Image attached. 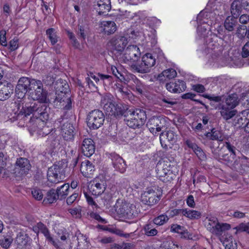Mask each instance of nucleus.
I'll return each mask as SVG.
<instances>
[{"label": "nucleus", "instance_id": "6e6552de", "mask_svg": "<svg viewBox=\"0 0 249 249\" xmlns=\"http://www.w3.org/2000/svg\"><path fill=\"white\" fill-rule=\"evenodd\" d=\"M105 117L103 112L99 109H94L89 112L87 118L88 126L90 128L96 129L104 124Z\"/></svg>", "mask_w": 249, "mask_h": 249}, {"label": "nucleus", "instance_id": "6ab92c4d", "mask_svg": "<svg viewBox=\"0 0 249 249\" xmlns=\"http://www.w3.org/2000/svg\"><path fill=\"white\" fill-rule=\"evenodd\" d=\"M177 138V135L173 131L169 130L161 132L160 134V140L162 147L167 149L170 144L176 142Z\"/></svg>", "mask_w": 249, "mask_h": 249}, {"label": "nucleus", "instance_id": "7ed1b4c3", "mask_svg": "<svg viewBox=\"0 0 249 249\" xmlns=\"http://www.w3.org/2000/svg\"><path fill=\"white\" fill-rule=\"evenodd\" d=\"M67 165L63 161H58L49 168L47 173L48 182L50 186L62 182L66 177L64 170Z\"/></svg>", "mask_w": 249, "mask_h": 249}, {"label": "nucleus", "instance_id": "9d476101", "mask_svg": "<svg viewBox=\"0 0 249 249\" xmlns=\"http://www.w3.org/2000/svg\"><path fill=\"white\" fill-rule=\"evenodd\" d=\"M141 53L139 48L136 45H129L124 50V53L120 56L119 62L129 65L133 61H137L140 58Z\"/></svg>", "mask_w": 249, "mask_h": 249}, {"label": "nucleus", "instance_id": "8fccbe9b", "mask_svg": "<svg viewBox=\"0 0 249 249\" xmlns=\"http://www.w3.org/2000/svg\"><path fill=\"white\" fill-rule=\"evenodd\" d=\"M153 223H149L145 225L144 227V231L145 234L148 236H153L157 235L158 231L154 227Z\"/></svg>", "mask_w": 249, "mask_h": 249}, {"label": "nucleus", "instance_id": "4c0bfd02", "mask_svg": "<svg viewBox=\"0 0 249 249\" xmlns=\"http://www.w3.org/2000/svg\"><path fill=\"white\" fill-rule=\"evenodd\" d=\"M114 106L116 119H120L123 116L126 118L127 115L126 112L128 110L127 107L123 104H117L115 102H114Z\"/></svg>", "mask_w": 249, "mask_h": 249}, {"label": "nucleus", "instance_id": "864d4df0", "mask_svg": "<svg viewBox=\"0 0 249 249\" xmlns=\"http://www.w3.org/2000/svg\"><path fill=\"white\" fill-rule=\"evenodd\" d=\"M205 23L198 24L197 28V32L199 36L205 37V36L208 33L209 25Z\"/></svg>", "mask_w": 249, "mask_h": 249}, {"label": "nucleus", "instance_id": "338daca9", "mask_svg": "<svg viewBox=\"0 0 249 249\" xmlns=\"http://www.w3.org/2000/svg\"><path fill=\"white\" fill-rule=\"evenodd\" d=\"M194 152L200 160L204 161L206 160V155L200 147L198 146Z\"/></svg>", "mask_w": 249, "mask_h": 249}, {"label": "nucleus", "instance_id": "de8ad7c7", "mask_svg": "<svg viewBox=\"0 0 249 249\" xmlns=\"http://www.w3.org/2000/svg\"><path fill=\"white\" fill-rule=\"evenodd\" d=\"M46 34L52 45H54L58 41L59 37L54 28H49L46 30Z\"/></svg>", "mask_w": 249, "mask_h": 249}, {"label": "nucleus", "instance_id": "9b49d317", "mask_svg": "<svg viewBox=\"0 0 249 249\" xmlns=\"http://www.w3.org/2000/svg\"><path fill=\"white\" fill-rule=\"evenodd\" d=\"M167 118L163 116H154L150 118L146 126L149 131L154 135H156L158 132L161 131L166 126Z\"/></svg>", "mask_w": 249, "mask_h": 249}, {"label": "nucleus", "instance_id": "052dcab7", "mask_svg": "<svg viewBox=\"0 0 249 249\" xmlns=\"http://www.w3.org/2000/svg\"><path fill=\"white\" fill-rule=\"evenodd\" d=\"M205 136L210 140L216 141L215 142H220L224 138L219 131L213 134L206 133Z\"/></svg>", "mask_w": 249, "mask_h": 249}, {"label": "nucleus", "instance_id": "13d9d810", "mask_svg": "<svg viewBox=\"0 0 249 249\" xmlns=\"http://www.w3.org/2000/svg\"><path fill=\"white\" fill-rule=\"evenodd\" d=\"M13 242L12 238L10 236H6L0 239V245L4 249H8Z\"/></svg>", "mask_w": 249, "mask_h": 249}, {"label": "nucleus", "instance_id": "bb28decb", "mask_svg": "<svg viewBox=\"0 0 249 249\" xmlns=\"http://www.w3.org/2000/svg\"><path fill=\"white\" fill-rule=\"evenodd\" d=\"M224 7L225 4L218 0L214 1L211 0L207 5V9H209L210 12L213 13L214 15L219 16L222 14V11L224 9Z\"/></svg>", "mask_w": 249, "mask_h": 249}, {"label": "nucleus", "instance_id": "393cba45", "mask_svg": "<svg viewBox=\"0 0 249 249\" xmlns=\"http://www.w3.org/2000/svg\"><path fill=\"white\" fill-rule=\"evenodd\" d=\"M13 85L7 81H0V101L8 99L13 92Z\"/></svg>", "mask_w": 249, "mask_h": 249}, {"label": "nucleus", "instance_id": "6e6d98bb", "mask_svg": "<svg viewBox=\"0 0 249 249\" xmlns=\"http://www.w3.org/2000/svg\"><path fill=\"white\" fill-rule=\"evenodd\" d=\"M114 109V103L112 104H109L108 106H105V107L104 108L106 115L110 116L111 119L116 118L115 111Z\"/></svg>", "mask_w": 249, "mask_h": 249}, {"label": "nucleus", "instance_id": "e2e57ef3", "mask_svg": "<svg viewBox=\"0 0 249 249\" xmlns=\"http://www.w3.org/2000/svg\"><path fill=\"white\" fill-rule=\"evenodd\" d=\"M159 99L162 101L163 103L168 104L166 107H170L177 104V102L174 100L173 98H170L169 96L162 95V96L159 98Z\"/></svg>", "mask_w": 249, "mask_h": 249}, {"label": "nucleus", "instance_id": "423d86ee", "mask_svg": "<svg viewBox=\"0 0 249 249\" xmlns=\"http://www.w3.org/2000/svg\"><path fill=\"white\" fill-rule=\"evenodd\" d=\"M50 95V99L51 101L50 103L53 102L56 107L61 108L64 110H68L72 108L73 97L70 94H58L56 95Z\"/></svg>", "mask_w": 249, "mask_h": 249}, {"label": "nucleus", "instance_id": "cd10ccee", "mask_svg": "<svg viewBox=\"0 0 249 249\" xmlns=\"http://www.w3.org/2000/svg\"><path fill=\"white\" fill-rule=\"evenodd\" d=\"M239 25L237 18L230 16L227 17L224 22V26L226 31L232 33V36H233V31Z\"/></svg>", "mask_w": 249, "mask_h": 249}, {"label": "nucleus", "instance_id": "20e7f679", "mask_svg": "<svg viewBox=\"0 0 249 249\" xmlns=\"http://www.w3.org/2000/svg\"><path fill=\"white\" fill-rule=\"evenodd\" d=\"M29 92L32 95L33 99H36L45 104H48L51 101V99L48 97V92L43 89L40 80L32 79Z\"/></svg>", "mask_w": 249, "mask_h": 249}, {"label": "nucleus", "instance_id": "a19ab883", "mask_svg": "<svg viewBox=\"0 0 249 249\" xmlns=\"http://www.w3.org/2000/svg\"><path fill=\"white\" fill-rule=\"evenodd\" d=\"M31 240V238L26 234L19 232L17 234L15 242L20 246H26Z\"/></svg>", "mask_w": 249, "mask_h": 249}, {"label": "nucleus", "instance_id": "5fc2aeb1", "mask_svg": "<svg viewBox=\"0 0 249 249\" xmlns=\"http://www.w3.org/2000/svg\"><path fill=\"white\" fill-rule=\"evenodd\" d=\"M114 102V98L110 93L105 94L101 99V103L104 105L103 108L105 107V106H108L109 104H112Z\"/></svg>", "mask_w": 249, "mask_h": 249}, {"label": "nucleus", "instance_id": "f704fd0d", "mask_svg": "<svg viewBox=\"0 0 249 249\" xmlns=\"http://www.w3.org/2000/svg\"><path fill=\"white\" fill-rule=\"evenodd\" d=\"M177 74V72L174 69H168L160 74L158 77V79L160 82H164L175 78Z\"/></svg>", "mask_w": 249, "mask_h": 249}, {"label": "nucleus", "instance_id": "1a4fd4ad", "mask_svg": "<svg viewBox=\"0 0 249 249\" xmlns=\"http://www.w3.org/2000/svg\"><path fill=\"white\" fill-rule=\"evenodd\" d=\"M208 223L206 224L207 229L212 233L220 235L223 231L230 229L231 226L227 223H220L216 217L214 216H209L206 218Z\"/></svg>", "mask_w": 249, "mask_h": 249}, {"label": "nucleus", "instance_id": "4468645a", "mask_svg": "<svg viewBox=\"0 0 249 249\" xmlns=\"http://www.w3.org/2000/svg\"><path fill=\"white\" fill-rule=\"evenodd\" d=\"M233 124L235 127L241 128L246 133H249V109L244 110L236 116L233 119Z\"/></svg>", "mask_w": 249, "mask_h": 249}, {"label": "nucleus", "instance_id": "e433bc0d", "mask_svg": "<svg viewBox=\"0 0 249 249\" xmlns=\"http://www.w3.org/2000/svg\"><path fill=\"white\" fill-rule=\"evenodd\" d=\"M60 200L66 198L70 191V185L69 183H64L55 190Z\"/></svg>", "mask_w": 249, "mask_h": 249}, {"label": "nucleus", "instance_id": "7c9ffc66", "mask_svg": "<svg viewBox=\"0 0 249 249\" xmlns=\"http://www.w3.org/2000/svg\"><path fill=\"white\" fill-rule=\"evenodd\" d=\"M95 9L100 15H106L111 9L110 0H99Z\"/></svg>", "mask_w": 249, "mask_h": 249}, {"label": "nucleus", "instance_id": "f8f14e48", "mask_svg": "<svg viewBox=\"0 0 249 249\" xmlns=\"http://www.w3.org/2000/svg\"><path fill=\"white\" fill-rule=\"evenodd\" d=\"M107 187V181L103 175H99L91 182L90 192L94 196H99L103 193Z\"/></svg>", "mask_w": 249, "mask_h": 249}, {"label": "nucleus", "instance_id": "39448f33", "mask_svg": "<svg viewBox=\"0 0 249 249\" xmlns=\"http://www.w3.org/2000/svg\"><path fill=\"white\" fill-rule=\"evenodd\" d=\"M116 205L117 207L116 211L122 217L132 219L138 215L136 206L125 201L122 200L121 202H120L118 200Z\"/></svg>", "mask_w": 249, "mask_h": 249}, {"label": "nucleus", "instance_id": "412c9836", "mask_svg": "<svg viewBox=\"0 0 249 249\" xmlns=\"http://www.w3.org/2000/svg\"><path fill=\"white\" fill-rule=\"evenodd\" d=\"M118 192H117L116 188L115 186L112 187L109 190L107 191L101 196L99 204L108 207L113 202L114 197H116Z\"/></svg>", "mask_w": 249, "mask_h": 249}, {"label": "nucleus", "instance_id": "37998d69", "mask_svg": "<svg viewBox=\"0 0 249 249\" xmlns=\"http://www.w3.org/2000/svg\"><path fill=\"white\" fill-rule=\"evenodd\" d=\"M213 37L216 38V36H214V35L213 36L210 35V36H207L205 38L207 49H208V51L209 53H210V50H213L215 52V50L216 49H218L219 46V44L216 42H213Z\"/></svg>", "mask_w": 249, "mask_h": 249}, {"label": "nucleus", "instance_id": "0e129e2a", "mask_svg": "<svg viewBox=\"0 0 249 249\" xmlns=\"http://www.w3.org/2000/svg\"><path fill=\"white\" fill-rule=\"evenodd\" d=\"M31 193L33 196L36 199L40 200L43 198V194L40 189L36 188H33Z\"/></svg>", "mask_w": 249, "mask_h": 249}, {"label": "nucleus", "instance_id": "2f4dec72", "mask_svg": "<svg viewBox=\"0 0 249 249\" xmlns=\"http://www.w3.org/2000/svg\"><path fill=\"white\" fill-rule=\"evenodd\" d=\"M129 66L131 68L132 71L134 72H139L141 73H146L150 71V70L148 69V67L144 64L142 59L141 61H133L129 64Z\"/></svg>", "mask_w": 249, "mask_h": 249}, {"label": "nucleus", "instance_id": "4be33fe9", "mask_svg": "<svg viewBox=\"0 0 249 249\" xmlns=\"http://www.w3.org/2000/svg\"><path fill=\"white\" fill-rule=\"evenodd\" d=\"M61 134L65 140L72 141L76 134V129L72 124L67 122L61 126Z\"/></svg>", "mask_w": 249, "mask_h": 249}, {"label": "nucleus", "instance_id": "b1692460", "mask_svg": "<svg viewBox=\"0 0 249 249\" xmlns=\"http://www.w3.org/2000/svg\"><path fill=\"white\" fill-rule=\"evenodd\" d=\"M80 147L82 153L87 157L92 156L95 152V143L90 138H85L81 143Z\"/></svg>", "mask_w": 249, "mask_h": 249}, {"label": "nucleus", "instance_id": "774afa93", "mask_svg": "<svg viewBox=\"0 0 249 249\" xmlns=\"http://www.w3.org/2000/svg\"><path fill=\"white\" fill-rule=\"evenodd\" d=\"M162 249H181L178 245L175 244L173 242H164L162 245Z\"/></svg>", "mask_w": 249, "mask_h": 249}, {"label": "nucleus", "instance_id": "2eb2a0df", "mask_svg": "<svg viewBox=\"0 0 249 249\" xmlns=\"http://www.w3.org/2000/svg\"><path fill=\"white\" fill-rule=\"evenodd\" d=\"M157 175L159 179L163 182H168L173 179V174L170 169V165L167 166L164 162L158 164L156 166Z\"/></svg>", "mask_w": 249, "mask_h": 249}, {"label": "nucleus", "instance_id": "c03bdc74", "mask_svg": "<svg viewBox=\"0 0 249 249\" xmlns=\"http://www.w3.org/2000/svg\"><path fill=\"white\" fill-rule=\"evenodd\" d=\"M225 103L222 106L234 108L238 104L237 95L235 93L229 95L225 99Z\"/></svg>", "mask_w": 249, "mask_h": 249}, {"label": "nucleus", "instance_id": "a211bd4d", "mask_svg": "<svg viewBox=\"0 0 249 249\" xmlns=\"http://www.w3.org/2000/svg\"><path fill=\"white\" fill-rule=\"evenodd\" d=\"M47 120L41 118H36L33 124L32 128L34 131L37 132L38 135L44 137L51 133L52 129L47 126L46 124V121Z\"/></svg>", "mask_w": 249, "mask_h": 249}, {"label": "nucleus", "instance_id": "4d7b16f0", "mask_svg": "<svg viewBox=\"0 0 249 249\" xmlns=\"http://www.w3.org/2000/svg\"><path fill=\"white\" fill-rule=\"evenodd\" d=\"M236 233L241 232H246L249 234V222L241 223L234 228Z\"/></svg>", "mask_w": 249, "mask_h": 249}, {"label": "nucleus", "instance_id": "3c124183", "mask_svg": "<svg viewBox=\"0 0 249 249\" xmlns=\"http://www.w3.org/2000/svg\"><path fill=\"white\" fill-rule=\"evenodd\" d=\"M209 9H207V7L204 10L201 11L197 16V21L198 24L205 23L207 21L205 19H208L209 14H210Z\"/></svg>", "mask_w": 249, "mask_h": 249}, {"label": "nucleus", "instance_id": "79ce46f5", "mask_svg": "<svg viewBox=\"0 0 249 249\" xmlns=\"http://www.w3.org/2000/svg\"><path fill=\"white\" fill-rule=\"evenodd\" d=\"M183 216L192 220L198 219L201 216V213L200 212L189 209H183Z\"/></svg>", "mask_w": 249, "mask_h": 249}, {"label": "nucleus", "instance_id": "58836bf2", "mask_svg": "<svg viewBox=\"0 0 249 249\" xmlns=\"http://www.w3.org/2000/svg\"><path fill=\"white\" fill-rule=\"evenodd\" d=\"M242 2L240 0H234L231 4V16L238 18L242 10Z\"/></svg>", "mask_w": 249, "mask_h": 249}, {"label": "nucleus", "instance_id": "c9c22d12", "mask_svg": "<svg viewBox=\"0 0 249 249\" xmlns=\"http://www.w3.org/2000/svg\"><path fill=\"white\" fill-rule=\"evenodd\" d=\"M57 199H59V198L56 190L52 189L47 193L46 196L43 200V203L45 204H52L55 202Z\"/></svg>", "mask_w": 249, "mask_h": 249}, {"label": "nucleus", "instance_id": "ea45409f", "mask_svg": "<svg viewBox=\"0 0 249 249\" xmlns=\"http://www.w3.org/2000/svg\"><path fill=\"white\" fill-rule=\"evenodd\" d=\"M103 32L107 35L113 34L117 29L116 23L114 21H104L103 23Z\"/></svg>", "mask_w": 249, "mask_h": 249}, {"label": "nucleus", "instance_id": "5701e85b", "mask_svg": "<svg viewBox=\"0 0 249 249\" xmlns=\"http://www.w3.org/2000/svg\"><path fill=\"white\" fill-rule=\"evenodd\" d=\"M39 232L43 233L48 242L53 245L56 249H65L59 240L55 241L51 236L47 227L42 222H39Z\"/></svg>", "mask_w": 249, "mask_h": 249}, {"label": "nucleus", "instance_id": "a878e982", "mask_svg": "<svg viewBox=\"0 0 249 249\" xmlns=\"http://www.w3.org/2000/svg\"><path fill=\"white\" fill-rule=\"evenodd\" d=\"M229 142H224V138L218 142H211L210 143V148L211 150L212 157L213 159L219 158V153L223 148L226 147L227 148V143H229Z\"/></svg>", "mask_w": 249, "mask_h": 249}, {"label": "nucleus", "instance_id": "a18cd8bd", "mask_svg": "<svg viewBox=\"0 0 249 249\" xmlns=\"http://www.w3.org/2000/svg\"><path fill=\"white\" fill-rule=\"evenodd\" d=\"M89 29L87 25H78L77 30V35L79 39L85 40L89 32Z\"/></svg>", "mask_w": 249, "mask_h": 249}, {"label": "nucleus", "instance_id": "bf43d9fd", "mask_svg": "<svg viewBox=\"0 0 249 249\" xmlns=\"http://www.w3.org/2000/svg\"><path fill=\"white\" fill-rule=\"evenodd\" d=\"M133 248V245L130 243L123 242L121 244L114 243L111 245V249H131Z\"/></svg>", "mask_w": 249, "mask_h": 249}, {"label": "nucleus", "instance_id": "0eeeda50", "mask_svg": "<svg viewBox=\"0 0 249 249\" xmlns=\"http://www.w3.org/2000/svg\"><path fill=\"white\" fill-rule=\"evenodd\" d=\"M127 43V37L124 36H115L111 39L110 44L114 59L119 60Z\"/></svg>", "mask_w": 249, "mask_h": 249}, {"label": "nucleus", "instance_id": "dca6fc26", "mask_svg": "<svg viewBox=\"0 0 249 249\" xmlns=\"http://www.w3.org/2000/svg\"><path fill=\"white\" fill-rule=\"evenodd\" d=\"M31 164L29 160L23 157H19L17 159L15 163V173L20 175H27L31 169Z\"/></svg>", "mask_w": 249, "mask_h": 249}, {"label": "nucleus", "instance_id": "ddd939ff", "mask_svg": "<svg viewBox=\"0 0 249 249\" xmlns=\"http://www.w3.org/2000/svg\"><path fill=\"white\" fill-rule=\"evenodd\" d=\"M32 79L27 77L19 79L15 89L16 95L18 99H23L27 92H29Z\"/></svg>", "mask_w": 249, "mask_h": 249}, {"label": "nucleus", "instance_id": "72a5a7b5", "mask_svg": "<svg viewBox=\"0 0 249 249\" xmlns=\"http://www.w3.org/2000/svg\"><path fill=\"white\" fill-rule=\"evenodd\" d=\"M220 114L223 119L226 121L234 117L237 111L233 108L229 107L226 106H222L220 108Z\"/></svg>", "mask_w": 249, "mask_h": 249}, {"label": "nucleus", "instance_id": "473e14b6", "mask_svg": "<svg viewBox=\"0 0 249 249\" xmlns=\"http://www.w3.org/2000/svg\"><path fill=\"white\" fill-rule=\"evenodd\" d=\"M54 88L58 94H70L69 86L66 81L60 79L58 80L54 85Z\"/></svg>", "mask_w": 249, "mask_h": 249}, {"label": "nucleus", "instance_id": "603ef678", "mask_svg": "<svg viewBox=\"0 0 249 249\" xmlns=\"http://www.w3.org/2000/svg\"><path fill=\"white\" fill-rule=\"evenodd\" d=\"M225 249H237V245L235 243H233L232 238L231 236L229 238H225L224 239H221Z\"/></svg>", "mask_w": 249, "mask_h": 249}, {"label": "nucleus", "instance_id": "c756f323", "mask_svg": "<svg viewBox=\"0 0 249 249\" xmlns=\"http://www.w3.org/2000/svg\"><path fill=\"white\" fill-rule=\"evenodd\" d=\"M129 87L132 90L140 95L144 94L146 86L135 76L129 82Z\"/></svg>", "mask_w": 249, "mask_h": 249}, {"label": "nucleus", "instance_id": "f257e3e1", "mask_svg": "<svg viewBox=\"0 0 249 249\" xmlns=\"http://www.w3.org/2000/svg\"><path fill=\"white\" fill-rule=\"evenodd\" d=\"M28 98H24L20 101L15 102L17 111L14 113V116L10 119L13 121L16 120H24L27 116L32 114L36 118L48 120L49 115L47 104L38 100L36 101Z\"/></svg>", "mask_w": 249, "mask_h": 249}, {"label": "nucleus", "instance_id": "aec40b11", "mask_svg": "<svg viewBox=\"0 0 249 249\" xmlns=\"http://www.w3.org/2000/svg\"><path fill=\"white\" fill-rule=\"evenodd\" d=\"M108 158L111 160L112 165L116 170L121 173L125 171V162L119 155L115 152L111 153L109 154Z\"/></svg>", "mask_w": 249, "mask_h": 249}, {"label": "nucleus", "instance_id": "f3484780", "mask_svg": "<svg viewBox=\"0 0 249 249\" xmlns=\"http://www.w3.org/2000/svg\"><path fill=\"white\" fill-rule=\"evenodd\" d=\"M160 195L153 189H149L141 195L142 202L149 206H153L156 204L160 199Z\"/></svg>", "mask_w": 249, "mask_h": 249}, {"label": "nucleus", "instance_id": "680f3d73", "mask_svg": "<svg viewBox=\"0 0 249 249\" xmlns=\"http://www.w3.org/2000/svg\"><path fill=\"white\" fill-rule=\"evenodd\" d=\"M236 29V35L238 37L243 38L247 35L248 31L246 26L239 25Z\"/></svg>", "mask_w": 249, "mask_h": 249}, {"label": "nucleus", "instance_id": "49530a36", "mask_svg": "<svg viewBox=\"0 0 249 249\" xmlns=\"http://www.w3.org/2000/svg\"><path fill=\"white\" fill-rule=\"evenodd\" d=\"M142 62H144V64L146 65L148 67V69L150 70V69L155 65L156 63V59L152 55L151 53H147L145 54L142 57Z\"/></svg>", "mask_w": 249, "mask_h": 249}, {"label": "nucleus", "instance_id": "09e8293b", "mask_svg": "<svg viewBox=\"0 0 249 249\" xmlns=\"http://www.w3.org/2000/svg\"><path fill=\"white\" fill-rule=\"evenodd\" d=\"M169 219V218L168 216L165 213L160 214V215L154 218L152 220V222L155 225L160 226L166 223L168 221Z\"/></svg>", "mask_w": 249, "mask_h": 249}, {"label": "nucleus", "instance_id": "c85d7f7f", "mask_svg": "<svg viewBox=\"0 0 249 249\" xmlns=\"http://www.w3.org/2000/svg\"><path fill=\"white\" fill-rule=\"evenodd\" d=\"M80 171L86 178H90L95 171L94 165L89 160H85L81 164Z\"/></svg>", "mask_w": 249, "mask_h": 249}, {"label": "nucleus", "instance_id": "f03ea898", "mask_svg": "<svg viewBox=\"0 0 249 249\" xmlns=\"http://www.w3.org/2000/svg\"><path fill=\"white\" fill-rule=\"evenodd\" d=\"M126 117L124 119L126 124L132 128H139L145 123L146 114L145 109L136 108L129 109L126 112Z\"/></svg>", "mask_w": 249, "mask_h": 249}, {"label": "nucleus", "instance_id": "69168bd1", "mask_svg": "<svg viewBox=\"0 0 249 249\" xmlns=\"http://www.w3.org/2000/svg\"><path fill=\"white\" fill-rule=\"evenodd\" d=\"M171 231L183 234L185 232V228L178 224H172L171 226Z\"/></svg>", "mask_w": 249, "mask_h": 249}]
</instances>
